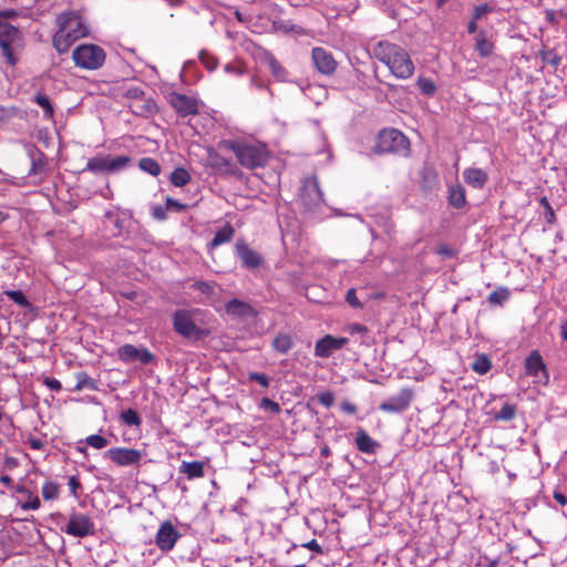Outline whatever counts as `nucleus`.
<instances>
[{
  "label": "nucleus",
  "mask_w": 567,
  "mask_h": 567,
  "mask_svg": "<svg viewBox=\"0 0 567 567\" xmlns=\"http://www.w3.org/2000/svg\"><path fill=\"white\" fill-rule=\"evenodd\" d=\"M219 147L233 152L238 163L247 169L264 167L269 159V151L260 142L224 140L219 142Z\"/></svg>",
  "instance_id": "1"
},
{
  "label": "nucleus",
  "mask_w": 567,
  "mask_h": 567,
  "mask_svg": "<svg viewBox=\"0 0 567 567\" xmlns=\"http://www.w3.org/2000/svg\"><path fill=\"white\" fill-rule=\"evenodd\" d=\"M25 49V38L19 27L0 28V58L10 68L21 61Z\"/></svg>",
  "instance_id": "2"
},
{
  "label": "nucleus",
  "mask_w": 567,
  "mask_h": 567,
  "mask_svg": "<svg viewBox=\"0 0 567 567\" xmlns=\"http://www.w3.org/2000/svg\"><path fill=\"white\" fill-rule=\"evenodd\" d=\"M203 311L196 309H178L173 313V329L181 337L188 340H202L209 334V330L200 327Z\"/></svg>",
  "instance_id": "3"
},
{
  "label": "nucleus",
  "mask_w": 567,
  "mask_h": 567,
  "mask_svg": "<svg viewBox=\"0 0 567 567\" xmlns=\"http://www.w3.org/2000/svg\"><path fill=\"white\" fill-rule=\"evenodd\" d=\"M408 137L396 128H384L378 136L373 147L377 154H408L409 152Z\"/></svg>",
  "instance_id": "4"
},
{
  "label": "nucleus",
  "mask_w": 567,
  "mask_h": 567,
  "mask_svg": "<svg viewBox=\"0 0 567 567\" xmlns=\"http://www.w3.org/2000/svg\"><path fill=\"white\" fill-rule=\"evenodd\" d=\"M75 66L84 70H99L106 60L105 51L97 44H81L72 52Z\"/></svg>",
  "instance_id": "5"
},
{
  "label": "nucleus",
  "mask_w": 567,
  "mask_h": 567,
  "mask_svg": "<svg viewBox=\"0 0 567 567\" xmlns=\"http://www.w3.org/2000/svg\"><path fill=\"white\" fill-rule=\"evenodd\" d=\"M130 163L131 157L126 155L112 157L111 155L99 154L87 161L86 166L82 172H90L92 174H112L126 168Z\"/></svg>",
  "instance_id": "6"
},
{
  "label": "nucleus",
  "mask_w": 567,
  "mask_h": 567,
  "mask_svg": "<svg viewBox=\"0 0 567 567\" xmlns=\"http://www.w3.org/2000/svg\"><path fill=\"white\" fill-rule=\"evenodd\" d=\"M62 530L70 536L84 538L95 534V524L87 514L72 512Z\"/></svg>",
  "instance_id": "7"
},
{
  "label": "nucleus",
  "mask_w": 567,
  "mask_h": 567,
  "mask_svg": "<svg viewBox=\"0 0 567 567\" xmlns=\"http://www.w3.org/2000/svg\"><path fill=\"white\" fill-rule=\"evenodd\" d=\"M414 396L411 388H402L396 394L380 403L379 410L389 414L402 413L411 406Z\"/></svg>",
  "instance_id": "8"
},
{
  "label": "nucleus",
  "mask_w": 567,
  "mask_h": 567,
  "mask_svg": "<svg viewBox=\"0 0 567 567\" xmlns=\"http://www.w3.org/2000/svg\"><path fill=\"white\" fill-rule=\"evenodd\" d=\"M299 197L307 210H312L322 203L323 194L316 176H309L303 179Z\"/></svg>",
  "instance_id": "9"
},
{
  "label": "nucleus",
  "mask_w": 567,
  "mask_h": 567,
  "mask_svg": "<svg viewBox=\"0 0 567 567\" xmlns=\"http://www.w3.org/2000/svg\"><path fill=\"white\" fill-rule=\"evenodd\" d=\"M58 25H63L75 38L82 39L89 35V25L83 17L75 11H65L59 14L55 19Z\"/></svg>",
  "instance_id": "10"
},
{
  "label": "nucleus",
  "mask_w": 567,
  "mask_h": 567,
  "mask_svg": "<svg viewBox=\"0 0 567 567\" xmlns=\"http://www.w3.org/2000/svg\"><path fill=\"white\" fill-rule=\"evenodd\" d=\"M525 372L533 377L534 383L546 385L549 382L547 367L537 350H533L525 360Z\"/></svg>",
  "instance_id": "11"
},
{
  "label": "nucleus",
  "mask_w": 567,
  "mask_h": 567,
  "mask_svg": "<svg viewBox=\"0 0 567 567\" xmlns=\"http://www.w3.org/2000/svg\"><path fill=\"white\" fill-rule=\"evenodd\" d=\"M207 159L212 169L221 176H230L236 178H240L243 176V172L237 164H235L231 159L220 155L215 150H209Z\"/></svg>",
  "instance_id": "12"
},
{
  "label": "nucleus",
  "mask_w": 567,
  "mask_h": 567,
  "mask_svg": "<svg viewBox=\"0 0 567 567\" xmlns=\"http://www.w3.org/2000/svg\"><path fill=\"white\" fill-rule=\"evenodd\" d=\"M181 536V533L171 520H164L156 532L155 545L162 553H168L175 547Z\"/></svg>",
  "instance_id": "13"
},
{
  "label": "nucleus",
  "mask_w": 567,
  "mask_h": 567,
  "mask_svg": "<svg viewBox=\"0 0 567 567\" xmlns=\"http://www.w3.org/2000/svg\"><path fill=\"white\" fill-rule=\"evenodd\" d=\"M167 101L169 105L176 111V113L182 117L196 115L199 112L198 101L194 96L174 91L168 94Z\"/></svg>",
  "instance_id": "14"
},
{
  "label": "nucleus",
  "mask_w": 567,
  "mask_h": 567,
  "mask_svg": "<svg viewBox=\"0 0 567 567\" xmlns=\"http://www.w3.org/2000/svg\"><path fill=\"white\" fill-rule=\"evenodd\" d=\"M106 456L118 466H138L143 453L131 447H113L106 451Z\"/></svg>",
  "instance_id": "15"
},
{
  "label": "nucleus",
  "mask_w": 567,
  "mask_h": 567,
  "mask_svg": "<svg viewBox=\"0 0 567 567\" xmlns=\"http://www.w3.org/2000/svg\"><path fill=\"white\" fill-rule=\"evenodd\" d=\"M235 252L241 260L243 266L247 269L254 270L260 268L265 262L264 257L252 249L243 238L237 239Z\"/></svg>",
  "instance_id": "16"
},
{
  "label": "nucleus",
  "mask_w": 567,
  "mask_h": 567,
  "mask_svg": "<svg viewBox=\"0 0 567 567\" xmlns=\"http://www.w3.org/2000/svg\"><path fill=\"white\" fill-rule=\"evenodd\" d=\"M118 359L125 363L140 361L142 364H150L155 361V355L146 348H136L126 343L117 349Z\"/></svg>",
  "instance_id": "17"
},
{
  "label": "nucleus",
  "mask_w": 567,
  "mask_h": 567,
  "mask_svg": "<svg viewBox=\"0 0 567 567\" xmlns=\"http://www.w3.org/2000/svg\"><path fill=\"white\" fill-rule=\"evenodd\" d=\"M404 48L386 40L379 41L372 49L373 56L386 65L389 70L395 64V59Z\"/></svg>",
  "instance_id": "18"
},
{
  "label": "nucleus",
  "mask_w": 567,
  "mask_h": 567,
  "mask_svg": "<svg viewBox=\"0 0 567 567\" xmlns=\"http://www.w3.org/2000/svg\"><path fill=\"white\" fill-rule=\"evenodd\" d=\"M348 343V338L326 334L316 342L315 355L317 358H329L334 351L342 349Z\"/></svg>",
  "instance_id": "19"
},
{
  "label": "nucleus",
  "mask_w": 567,
  "mask_h": 567,
  "mask_svg": "<svg viewBox=\"0 0 567 567\" xmlns=\"http://www.w3.org/2000/svg\"><path fill=\"white\" fill-rule=\"evenodd\" d=\"M311 58L316 69L324 75H331L337 70L338 63L333 54L323 48H313Z\"/></svg>",
  "instance_id": "20"
},
{
  "label": "nucleus",
  "mask_w": 567,
  "mask_h": 567,
  "mask_svg": "<svg viewBox=\"0 0 567 567\" xmlns=\"http://www.w3.org/2000/svg\"><path fill=\"white\" fill-rule=\"evenodd\" d=\"M414 63L405 49L395 59V64L390 69V72L398 79H410L414 73Z\"/></svg>",
  "instance_id": "21"
},
{
  "label": "nucleus",
  "mask_w": 567,
  "mask_h": 567,
  "mask_svg": "<svg viewBox=\"0 0 567 567\" xmlns=\"http://www.w3.org/2000/svg\"><path fill=\"white\" fill-rule=\"evenodd\" d=\"M130 111L140 117H151L158 112L157 103L151 96H142L138 101L127 103Z\"/></svg>",
  "instance_id": "22"
},
{
  "label": "nucleus",
  "mask_w": 567,
  "mask_h": 567,
  "mask_svg": "<svg viewBox=\"0 0 567 567\" xmlns=\"http://www.w3.org/2000/svg\"><path fill=\"white\" fill-rule=\"evenodd\" d=\"M59 29L52 38V45L59 54L66 53L72 44L79 39L75 38L71 32L63 25H58Z\"/></svg>",
  "instance_id": "23"
},
{
  "label": "nucleus",
  "mask_w": 567,
  "mask_h": 567,
  "mask_svg": "<svg viewBox=\"0 0 567 567\" xmlns=\"http://www.w3.org/2000/svg\"><path fill=\"white\" fill-rule=\"evenodd\" d=\"M463 178L467 185L472 186L473 188L481 189L487 183L488 175L482 168L468 167L464 169Z\"/></svg>",
  "instance_id": "24"
},
{
  "label": "nucleus",
  "mask_w": 567,
  "mask_h": 567,
  "mask_svg": "<svg viewBox=\"0 0 567 567\" xmlns=\"http://www.w3.org/2000/svg\"><path fill=\"white\" fill-rule=\"evenodd\" d=\"M226 312L235 317H251L255 316V309L247 302L239 299H231L225 306Z\"/></svg>",
  "instance_id": "25"
},
{
  "label": "nucleus",
  "mask_w": 567,
  "mask_h": 567,
  "mask_svg": "<svg viewBox=\"0 0 567 567\" xmlns=\"http://www.w3.org/2000/svg\"><path fill=\"white\" fill-rule=\"evenodd\" d=\"M205 463L202 461H193V462H186L183 461L179 465V473L184 474L187 480H196L202 478L205 475Z\"/></svg>",
  "instance_id": "26"
},
{
  "label": "nucleus",
  "mask_w": 567,
  "mask_h": 567,
  "mask_svg": "<svg viewBox=\"0 0 567 567\" xmlns=\"http://www.w3.org/2000/svg\"><path fill=\"white\" fill-rule=\"evenodd\" d=\"M234 235V227L229 223H226L224 227L216 231L214 238L208 244V247L210 249H214L223 244L229 243L233 239Z\"/></svg>",
  "instance_id": "27"
},
{
  "label": "nucleus",
  "mask_w": 567,
  "mask_h": 567,
  "mask_svg": "<svg viewBox=\"0 0 567 567\" xmlns=\"http://www.w3.org/2000/svg\"><path fill=\"white\" fill-rule=\"evenodd\" d=\"M355 444L360 452L371 454L374 453L378 443L363 430L357 433Z\"/></svg>",
  "instance_id": "28"
},
{
  "label": "nucleus",
  "mask_w": 567,
  "mask_h": 567,
  "mask_svg": "<svg viewBox=\"0 0 567 567\" xmlns=\"http://www.w3.org/2000/svg\"><path fill=\"white\" fill-rule=\"evenodd\" d=\"M449 203L454 208H462L466 204L465 189L462 185L456 184L449 189Z\"/></svg>",
  "instance_id": "29"
},
{
  "label": "nucleus",
  "mask_w": 567,
  "mask_h": 567,
  "mask_svg": "<svg viewBox=\"0 0 567 567\" xmlns=\"http://www.w3.org/2000/svg\"><path fill=\"white\" fill-rule=\"evenodd\" d=\"M76 384L74 386V391L80 392L84 389L96 391L99 390V384L96 380L91 378L86 372L80 371L75 373Z\"/></svg>",
  "instance_id": "30"
},
{
  "label": "nucleus",
  "mask_w": 567,
  "mask_h": 567,
  "mask_svg": "<svg viewBox=\"0 0 567 567\" xmlns=\"http://www.w3.org/2000/svg\"><path fill=\"white\" fill-rule=\"evenodd\" d=\"M475 49L483 58L489 56L493 53L494 44L487 39L484 31H481L476 34Z\"/></svg>",
  "instance_id": "31"
},
{
  "label": "nucleus",
  "mask_w": 567,
  "mask_h": 567,
  "mask_svg": "<svg viewBox=\"0 0 567 567\" xmlns=\"http://www.w3.org/2000/svg\"><path fill=\"white\" fill-rule=\"evenodd\" d=\"M292 346V338L287 333H279L272 340L274 350L281 354L289 352Z\"/></svg>",
  "instance_id": "32"
},
{
  "label": "nucleus",
  "mask_w": 567,
  "mask_h": 567,
  "mask_svg": "<svg viewBox=\"0 0 567 567\" xmlns=\"http://www.w3.org/2000/svg\"><path fill=\"white\" fill-rule=\"evenodd\" d=\"M61 493V485L53 481H45L41 488V495L44 501H55Z\"/></svg>",
  "instance_id": "33"
},
{
  "label": "nucleus",
  "mask_w": 567,
  "mask_h": 567,
  "mask_svg": "<svg viewBox=\"0 0 567 567\" xmlns=\"http://www.w3.org/2000/svg\"><path fill=\"white\" fill-rule=\"evenodd\" d=\"M471 368L474 372L483 375L487 373L492 368L491 359L485 353L477 354L472 362Z\"/></svg>",
  "instance_id": "34"
},
{
  "label": "nucleus",
  "mask_w": 567,
  "mask_h": 567,
  "mask_svg": "<svg viewBox=\"0 0 567 567\" xmlns=\"http://www.w3.org/2000/svg\"><path fill=\"white\" fill-rule=\"evenodd\" d=\"M190 174L184 167H176L171 174V183L176 187H183L190 182Z\"/></svg>",
  "instance_id": "35"
},
{
  "label": "nucleus",
  "mask_w": 567,
  "mask_h": 567,
  "mask_svg": "<svg viewBox=\"0 0 567 567\" xmlns=\"http://www.w3.org/2000/svg\"><path fill=\"white\" fill-rule=\"evenodd\" d=\"M138 167L143 172H145V173H147V174H150L152 176H158L161 174V172H162L159 163L156 159L152 158V157H143V158H141L140 162H138Z\"/></svg>",
  "instance_id": "36"
},
{
  "label": "nucleus",
  "mask_w": 567,
  "mask_h": 567,
  "mask_svg": "<svg viewBox=\"0 0 567 567\" xmlns=\"http://www.w3.org/2000/svg\"><path fill=\"white\" fill-rule=\"evenodd\" d=\"M266 60L272 76L278 81H285L287 71L280 62L272 54H269Z\"/></svg>",
  "instance_id": "37"
},
{
  "label": "nucleus",
  "mask_w": 567,
  "mask_h": 567,
  "mask_svg": "<svg viewBox=\"0 0 567 567\" xmlns=\"http://www.w3.org/2000/svg\"><path fill=\"white\" fill-rule=\"evenodd\" d=\"M517 413V406L515 404L505 403L502 409L494 414L495 421L508 422L515 419Z\"/></svg>",
  "instance_id": "38"
},
{
  "label": "nucleus",
  "mask_w": 567,
  "mask_h": 567,
  "mask_svg": "<svg viewBox=\"0 0 567 567\" xmlns=\"http://www.w3.org/2000/svg\"><path fill=\"white\" fill-rule=\"evenodd\" d=\"M416 85L421 93L426 96H433L437 91V86L431 78L419 76Z\"/></svg>",
  "instance_id": "39"
},
{
  "label": "nucleus",
  "mask_w": 567,
  "mask_h": 567,
  "mask_svg": "<svg viewBox=\"0 0 567 567\" xmlns=\"http://www.w3.org/2000/svg\"><path fill=\"white\" fill-rule=\"evenodd\" d=\"M120 420L127 426L140 427L142 424L140 414L133 409L122 411L120 414Z\"/></svg>",
  "instance_id": "40"
},
{
  "label": "nucleus",
  "mask_w": 567,
  "mask_h": 567,
  "mask_svg": "<svg viewBox=\"0 0 567 567\" xmlns=\"http://www.w3.org/2000/svg\"><path fill=\"white\" fill-rule=\"evenodd\" d=\"M509 296L511 292L506 287H499L488 295L487 301L491 305L501 306L503 302L508 300Z\"/></svg>",
  "instance_id": "41"
},
{
  "label": "nucleus",
  "mask_w": 567,
  "mask_h": 567,
  "mask_svg": "<svg viewBox=\"0 0 567 567\" xmlns=\"http://www.w3.org/2000/svg\"><path fill=\"white\" fill-rule=\"evenodd\" d=\"M539 56L543 62L550 64L554 68H557L560 62L561 58L554 49H546L545 47L539 51Z\"/></svg>",
  "instance_id": "42"
},
{
  "label": "nucleus",
  "mask_w": 567,
  "mask_h": 567,
  "mask_svg": "<svg viewBox=\"0 0 567 567\" xmlns=\"http://www.w3.org/2000/svg\"><path fill=\"white\" fill-rule=\"evenodd\" d=\"M34 101L39 106L43 109L45 117H53L54 109L51 104L50 99L45 94L35 95Z\"/></svg>",
  "instance_id": "43"
},
{
  "label": "nucleus",
  "mask_w": 567,
  "mask_h": 567,
  "mask_svg": "<svg viewBox=\"0 0 567 567\" xmlns=\"http://www.w3.org/2000/svg\"><path fill=\"white\" fill-rule=\"evenodd\" d=\"M3 293L17 305L24 308L30 307L29 300L21 290H6Z\"/></svg>",
  "instance_id": "44"
},
{
  "label": "nucleus",
  "mask_w": 567,
  "mask_h": 567,
  "mask_svg": "<svg viewBox=\"0 0 567 567\" xmlns=\"http://www.w3.org/2000/svg\"><path fill=\"white\" fill-rule=\"evenodd\" d=\"M539 205L545 209L544 218L548 225H553L556 221L555 212L546 196L539 198Z\"/></svg>",
  "instance_id": "45"
},
{
  "label": "nucleus",
  "mask_w": 567,
  "mask_h": 567,
  "mask_svg": "<svg viewBox=\"0 0 567 567\" xmlns=\"http://www.w3.org/2000/svg\"><path fill=\"white\" fill-rule=\"evenodd\" d=\"M85 442L87 445H90L96 450H102L109 445V441L104 436L99 435V434L89 435L85 439Z\"/></svg>",
  "instance_id": "46"
},
{
  "label": "nucleus",
  "mask_w": 567,
  "mask_h": 567,
  "mask_svg": "<svg viewBox=\"0 0 567 567\" xmlns=\"http://www.w3.org/2000/svg\"><path fill=\"white\" fill-rule=\"evenodd\" d=\"M19 17V12L16 9L0 10V28L14 27L9 22V19H16Z\"/></svg>",
  "instance_id": "47"
},
{
  "label": "nucleus",
  "mask_w": 567,
  "mask_h": 567,
  "mask_svg": "<svg viewBox=\"0 0 567 567\" xmlns=\"http://www.w3.org/2000/svg\"><path fill=\"white\" fill-rule=\"evenodd\" d=\"M199 60L208 71H214L218 66V60L206 51L199 53Z\"/></svg>",
  "instance_id": "48"
},
{
  "label": "nucleus",
  "mask_w": 567,
  "mask_h": 567,
  "mask_svg": "<svg viewBox=\"0 0 567 567\" xmlns=\"http://www.w3.org/2000/svg\"><path fill=\"white\" fill-rule=\"evenodd\" d=\"M145 95L144 90L141 86H127L124 92V97L131 101H138Z\"/></svg>",
  "instance_id": "49"
},
{
  "label": "nucleus",
  "mask_w": 567,
  "mask_h": 567,
  "mask_svg": "<svg viewBox=\"0 0 567 567\" xmlns=\"http://www.w3.org/2000/svg\"><path fill=\"white\" fill-rule=\"evenodd\" d=\"M248 380L259 383L265 389H267L270 384L268 375L261 372H250L248 374Z\"/></svg>",
  "instance_id": "50"
},
{
  "label": "nucleus",
  "mask_w": 567,
  "mask_h": 567,
  "mask_svg": "<svg viewBox=\"0 0 567 567\" xmlns=\"http://www.w3.org/2000/svg\"><path fill=\"white\" fill-rule=\"evenodd\" d=\"M41 507L40 498L32 493H29V501L21 504L23 511H37Z\"/></svg>",
  "instance_id": "51"
},
{
  "label": "nucleus",
  "mask_w": 567,
  "mask_h": 567,
  "mask_svg": "<svg viewBox=\"0 0 567 567\" xmlns=\"http://www.w3.org/2000/svg\"><path fill=\"white\" fill-rule=\"evenodd\" d=\"M317 400L326 408H331L334 403V394L331 391H324L317 395Z\"/></svg>",
  "instance_id": "52"
},
{
  "label": "nucleus",
  "mask_w": 567,
  "mask_h": 567,
  "mask_svg": "<svg viewBox=\"0 0 567 567\" xmlns=\"http://www.w3.org/2000/svg\"><path fill=\"white\" fill-rule=\"evenodd\" d=\"M436 252L443 258H453L457 255V250L447 244L439 245Z\"/></svg>",
  "instance_id": "53"
},
{
  "label": "nucleus",
  "mask_w": 567,
  "mask_h": 567,
  "mask_svg": "<svg viewBox=\"0 0 567 567\" xmlns=\"http://www.w3.org/2000/svg\"><path fill=\"white\" fill-rule=\"evenodd\" d=\"M491 11H492V8L488 4H486V3L480 4L474 8L472 18H474V20H480L483 17H485L487 13H489Z\"/></svg>",
  "instance_id": "54"
},
{
  "label": "nucleus",
  "mask_w": 567,
  "mask_h": 567,
  "mask_svg": "<svg viewBox=\"0 0 567 567\" xmlns=\"http://www.w3.org/2000/svg\"><path fill=\"white\" fill-rule=\"evenodd\" d=\"M346 301L353 308H362V303L359 301L354 288H351L347 291Z\"/></svg>",
  "instance_id": "55"
},
{
  "label": "nucleus",
  "mask_w": 567,
  "mask_h": 567,
  "mask_svg": "<svg viewBox=\"0 0 567 567\" xmlns=\"http://www.w3.org/2000/svg\"><path fill=\"white\" fill-rule=\"evenodd\" d=\"M68 485L70 487V492L71 494L78 498L79 497V493L78 491L82 488V484L80 482V480L78 478V476H70L69 477V481H68Z\"/></svg>",
  "instance_id": "56"
},
{
  "label": "nucleus",
  "mask_w": 567,
  "mask_h": 567,
  "mask_svg": "<svg viewBox=\"0 0 567 567\" xmlns=\"http://www.w3.org/2000/svg\"><path fill=\"white\" fill-rule=\"evenodd\" d=\"M260 406L266 410H270L274 413H279L281 411L280 405L269 398H264L260 402Z\"/></svg>",
  "instance_id": "57"
},
{
  "label": "nucleus",
  "mask_w": 567,
  "mask_h": 567,
  "mask_svg": "<svg viewBox=\"0 0 567 567\" xmlns=\"http://www.w3.org/2000/svg\"><path fill=\"white\" fill-rule=\"evenodd\" d=\"M165 205L167 209H175L177 212L185 210L187 208L186 204L179 203L178 200L167 197L165 200Z\"/></svg>",
  "instance_id": "58"
},
{
  "label": "nucleus",
  "mask_w": 567,
  "mask_h": 567,
  "mask_svg": "<svg viewBox=\"0 0 567 567\" xmlns=\"http://www.w3.org/2000/svg\"><path fill=\"white\" fill-rule=\"evenodd\" d=\"M43 384L48 389H50L52 391H56V392H59L62 389V384H61V382L59 380L53 379V378H49V377H45L43 379Z\"/></svg>",
  "instance_id": "59"
},
{
  "label": "nucleus",
  "mask_w": 567,
  "mask_h": 567,
  "mask_svg": "<svg viewBox=\"0 0 567 567\" xmlns=\"http://www.w3.org/2000/svg\"><path fill=\"white\" fill-rule=\"evenodd\" d=\"M167 210L168 209L166 208V206L165 207H163L161 205L154 206L152 209V216L157 220H164L167 217V215H166Z\"/></svg>",
  "instance_id": "60"
},
{
  "label": "nucleus",
  "mask_w": 567,
  "mask_h": 567,
  "mask_svg": "<svg viewBox=\"0 0 567 567\" xmlns=\"http://www.w3.org/2000/svg\"><path fill=\"white\" fill-rule=\"evenodd\" d=\"M19 466V461L17 457L13 456H6L3 460V467L7 471H13Z\"/></svg>",
  "instance_id": "61"
},
{
  "label": "nucleus",
  "mask_w": 567,
  "mask_h": 567,
  "mask_svg": "<svg viewBox=\"0 0 567 567\" xmlns=\"http://www.w3.org/2000/svg\"><path fill=\"white\" fill-rule=\"evenodd\" d=\"M302 547L309 549V550H312L317 554H322V547L320 546V544L317 542V539H311L305 544H302Z\"/></svg>",
  "instance_id": "62"
},
{
  "label": "nucleus",
  "mask_w": 567,
  "mask_h": 567,
  "mask_svg": "<svg viewBox=\"0 0 567 567\" xmlns=\"http://www.w3.org/2000/svg\"><path fill=\"white\" fill-rule=\"evenodd\" d=\"M348 331L351 333V334H355V333H367L369 330H368V327L364 326V324H361V323H352L348 327Z\"/></svg>",
  "instance_id": "63"
},
{
  "label": "nucleus",
  "mask_w": 567,
  "mask_h": 567,
  "mask_svg": "<svg viewBox=\"0 0 567 567\" xmlns=\"http://www.w3.org/2000/svg\"><path fill=\"white\" fill-rule=\"evenodd\" d=\"M28 443L32 450H42L45 446L44 441L38 437H29Z\"/></svg>",
  "instance_id": "64"
}]
</instances>
